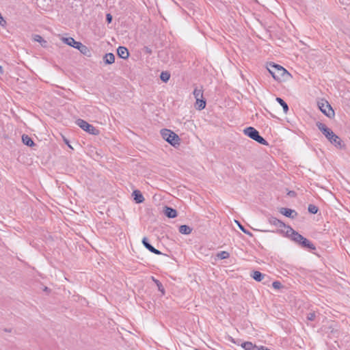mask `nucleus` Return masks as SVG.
<instances>
[{
	"label": "nucleus",
	"mask_w": 350,
	"mask_h": 350,
	"mask_svg": "<svg viewBox=\"0 0 350 350\" xmlns=\"http://www.w3.org/2000/svg\"><path fill=\"white\" fill-rule=\"evenodd\" d=\"M267 68L273 78L276 81L285 80L290 75L284 67L273 62L269 63Z\"/></svg>",
	"instance_id": "1"
},
{
	"label": "nucleus",
	"mask_w": 350,
	"mask_h": 350,
	"mask_svg": "<svg viewBox=\"0 0 350 350\" xmlns=\"http://www.w3.org/2000/svg\"><path fill=\"white\" fill-rule=\"evenodd\" d=\"M161 135L163 139L173 146L180 144V137L174 132L170 129H163L161 130Z\"/></svg>",
	"instance_id": "2"
},
{
	"label": "nucleus",
	"mask_w": 350,
	"mask_h": 350,
	"mask_svg": "<svg viewBox=\"0 0 350 350\" xmlns=\"http://www.w3.org/2000/svg\"><path fill=\"white\" fill-rule=\"evenodd\" d=\"M76 124L83 131H86L87 133L94 135H98L99 134V130L96 129L93 125L89 124L88 122H86L84 120L82 119H78L76 121Z\"/></svg>",
	"instance_id": "3"
},
{
	"label": "nucleus",
	"mask_w": 350,
	"mask_h": 350,
	"mask_svg": "<svg viewBox=\"0 0 350 350\" xmlns=\"http://www.w3.org/2000/svg\"><path fill=\"white\" fill-rule=\"evenodd\" d=\"M318 106L321 111L327 117L332 118L334 116V111L327 100H321L318 102Z\"/></svg>",
	"instance_id": "4"
},
{
	"label": "nucleus",
	"mask_w": 350,
	"mask_h": 350,
	"mask_svg": "<svg viewBox=\"0 0 350 350\" xmlns=\"http://www.w3.org/2000/svg\"><path fill=\"white\" fill-rule=\"evenodd\" d=\"M286 236L289 237L293 241L300 245L304 237L300 234L298 232L295 231L293 228L288 226L287 230L286 232Z\"/></svg>",
	"instance_id": "5"
},
{
	"label": "nucleus",
	"mask_w": 350,
	"mask_h": 350,
	"mask_svg": "<svg viewBox=\"0 0 350 350\" xmlns=\"http://www.w3.org/2000/svg\"><path fill=\"white\" fill-rule=\"evenodd\" d=\"M317 128L322 132V133L325 136V137L328 139L330 137H333V134L334 133L332 129L328 128L325 124L317 122L316 124Z\"/></svg>",
	"instance_id": "6"
},
{
	"label": "nucleus",
	"mask_w": 350,
	"mask_h": 350,
	"mask_svg": "<svg viewBox=\"0 0 350 350\" xmlns=\"http://www.w3.org/2000/svg\"><path fill=\"white\" fill-rule=\"evenodd\" d=\"M142 244L148 250L150 251V252L153 253V254H157V255H161V254H163L162 252L161 251H159V250L154 248L150 243H149V241L148 239L146 238V237H144L143 239H142Z\"/></svg>",
	"instance_id": "7"
},
{
	"label": "nucleus",
	"mask_w": 350,
	"mask_h": 350,
	"mask_svg": "<svg viewBox=\"0 0 350 350\" xmlns=\"http://www.w3.org/2000/svg\"><path fill=\"white\" fill-rule=\"evenodd\" d=\"M243 133L245 135L248 136L252 139L254 140L256 136L259 134V132L254 127L249 126L243 130Z\"/></svg>",
	"instance_id": "8"
},
{
	"label": "nucleus",
	"mask_w": 350,
	"mask_h": 350,
	"mask_svg": "<svg viewBox=\"0 0 350 350\" xmlns=\"http://www.w3.org/2000/svg\"><path fill=\"white\" fill-rule=\"evenodd\" d=\"M280 213L291 219H294L297 215V213L295 210L288 208H281L280 209Z\"/></svg>",
	"instance_id": "9"
},
{
	"label": "nucleus",
	"mask_w": 350,
	"mask_h": 350,
	"mask_svg": "<svg viewBox=\"0 0 350 350\" xmlns=\"http://www.w3.org/2000/svg\"><path fill=\"white\" fill-rule=\"evenodd\" d=\"M268 221L271 225H273L278 228H287V226H288L281 220L277 219L276 217H272V216L268 217Z\"/></svg>",
	"instance_id": "10"
},
{
	"label": "nucleus",
	"mask_w": 350,
	"mask_h": 350,
	"mask_svg": "<svg viewBox=\"0 0 350 350\" xmlns=\"http://www.w3.org/2000/svg\"><path fill=\"white\" fill-rule=\"evenodd\" d=\"M117 54L119 57L126 59L129 56V52L126 47L119 46L117 49Z\"/></svg>",
	"instance_id": "11"
},
{
	"label": "nucleus",
	"mask_w": 350,
	"mask_h": 350,
	"mask_svg": "<svg viewBox=\"0 0 350 350\" xmlns=\"http://www.w3.org/2000/svg\"><path fill=\"white\" fill-rule=\"evenodd\" d=\"M299 246L303 248H305V249H308L310 251L316 250L315 245L311 241H310L308 239H306L305 237L302 240Z\"/></svg>",
	"instance_id": "12"
},
{
	"label": "nucleus",
	"mask_w": 350,
	"mask_h": 350,
	"mask_svg": "<svg viewBox=\"0 0 350 350\" xmlns=\"http://www.w3.org/2000/svg\"><path fill=\"white\" fill-rule=\"evenodd\" d=\"M163 212L165 216L168 218L172 219L177 216L176 210L170 206H165Z\"/></svg>",
	"instance_id": "13"
},
{
	"label": "nucleus",
	"mask_w": 350,
	"mask_h": 350,
	"mask_svg": "<svg viewBox=\"0 0 350 350\" xmlns=\"http://www.w3.org/2000/svg\"><path fill=\"white\" fill-rule=\"evenodd\" d=\"M77 49H78L83 55L87 57L91 56L92 53L90 49L85 45L83 44L81 42L77 45Z\"/></svg>",
	"instance_id": "14"
},
{
	"label": "nucleus",
	"mask_w": 350,
	"mask_h": 350,
	"mask_svg": "<svg viewBox=\"0 0 350 350\" xmlns=\"http://www.w3.org/2000/svg\"><path fill=\"white\" fill-rule=\"evenodd\" d=\"M328 140L334 144L336 147L342 148V140L340 138L336 135L335 133L333 134V137H330Z\"/></svg>",
	"instance_id": "15"
},
{
	"label": "nucleus",
	"mask_w": 350,
	"mask_h": 350,
	"mask_svg": "<svg viewBox=\"0 0 350 350\" xmlns=\"http://www.w3.org/2000/svg\"><path fill=\"white\" fill-rule=\"evenodd\" d=\"M132 195L133 196V199H134L135 202L137 204L142 203L145 200L142 193L139 190L133 191Z\"/></svg>",
	"instance_id": "16"
},
{
	"label": "nucleus",
	"mask_w": 350,
	"mask_h": 350,
	"mask_svg": "<svg viewBox=\"0 0 350 350\" xmlns=\"http://www.w3.org/2000/svg\"><path fill=\"white\" fill-rule=\"evenodd\" d=\"M103 62L105 64H112L115 62V55L112 53H106L103 57Z\"/></svg>",
	"instance_id": "17"
},
{
	"label": "nucleus",
	"mask_w": 350,
	"mask_h": 350,
	"mask_svg": "<svg viewBox=\"0 0 350 350\" xmlns=\"http://www.w3.org/2000/svg\"><path fill=\"white\" fill-rule=\"evenodd\" d=\"M63 42L70 46H72L75 49L77 48V45L79 44L80 42H77L72 37H68V38H63Z\"/></svg>",
	"instance_id": "18"
},
{
	"label": "nucleus",
	"mask_w": 350,
	"mask_h": 350,
	"mask_svg": "<svg viewBox=\"0 0 350 350\" xmlns=\"http://www.w3.org/2000/svg\"><path fill=\"white\" fill-rule=\"evenodd\" d=\"M250 275L254 280H255L257 282H261L266 276L265 274H263L258 271H254Z\"/></svg>",
	"instance_id": "19"
},
{
	"label": "nucleus",
	"mask_w": 350,
	"mask_h": 350,
	"mask_svg": "<svg viewBox=\"0 0 350 350\" xmlns=\"http://www.w3.org/2000/svg\"><path fill=\"white\" fill-rule=\"evenodd\" d=\"M22 142L25 145L29 147H32L35 146V143L33 142L32 139L29 135L25 134H23L22 135Z\"/></svg>",
	"instance_id": "20"
},
{
	"label": "nucleus",
	"mask_w": 350,
	"mask_h": 350,
	"mask_svg": "<svg viewBox=\"0 0 350 350\" xmlns=\"http://www.w3.org/2000/svg\"><path fill=\"white\" fill-rule=\"evenodd\" d=\"M192 232V228L187 225H181L179 227V232L183 234H189Z\"/></svg>",
	"instance_id": "21"
},
{
	"label": "nucleus",
	"mask_w": 350,
	"mask_h": 350,
	"mask_svg": "<svg viewBox=\"0 0 350 350\" xmlns=\"http://www.w3.org/2000/svg\"><path fill=\"white\" fill-rule=\"evenodd\" d=\"M152 280L157 285L158 290L163 295H164L165 293V291L161 282L154 277H152Z\"/></svg>",
	"instance_id": "22"
},
{
	"label": "nucleus",
	"mask_w": 350,
	"mask_h": 350,
	"mask_svg": "<svg viewBox=\"0 0 350 350\" xmlns=\"http://www.w3.org/2000/svg\"><path fill=\"white\" fill-rule=\"evenodd\" d=\"M193 94L196 100L203 98V90L202 88H196L193 90Z\"/></svg>",
	"instance_id": "23"
},
{
	"label": "nucleus",
	"mask_w": 350,
	"mask_h": 350,
	"mask_svg": "<svg viewBox=\"0 0 350 350\" xmlns=\"http://www.w3.org/2000/svg\"><path fill=\"white\" fill-rule=\"evenodd\" d=\"M275 100L282 107L284 112L286 113L288 111V106L287 103L280 97H277Z\"/></svg>",
	"instance_id": "24"
},
{
	"label": "nucleus",
	"mask_w": 350,
	"mask_h": 350,
	"mask_svg": "<svg viewBox=\"0 0 350 350\" xmlns=\"http://www.w3.org/2000/svg\"><path fill=\"white\" fill-rule=\"evenodd\" d=\"M241 346L245 349V350H252L254 348H255V345H254L252 342H243L241 344Z\"/></svg>",
	"instance_id": "25"
},
{
	"label": "nucleus",
	"mask_w": 350,
	"mask_h": 350,
	"mask_svg": "<svg viewBox=\"0 0 350 350\" xmlns=\"http://www.w3.org/2000/svg\"><path fill=\"white\" fill-rule=\"evenodd\" d=\"M170 78V74L169 72H167V71L161 72V73L160 75V79L161 81L166 83L169 81Z\"/></svg>",
	"instance_id": "26"
},
{
	"label": "nucleus",
	"mask_w": 350,
	"mask_h": 350,
	"mask_svg": "<svg viewBox=\"0 0 350 350\" xmlns=\"http://www.w3.org/2000/svg\"><path fill=\"white\" fill-rule=\"evenodd\" d=\"M254 141L257 142L260 144L265 145V146H269V143L266 139H265L262 136L258 134Z\"/></svg>",
	"instance_id": "27"
},
{
	"label": "nucleus",
	"mask_w": 350,
	"mask_h": 350,
	"mask_svg": "<svg viewBox=\"0 0 350 350\" xmlns=\"http://www.w3.org/2000/svg\"><path fill=\"white\" fill-rule=\"evenodd\" d=\"M254 141L257 142L260 144L265 145V146H269V143L266 139H265L262 136L258 134Z\"/></svg>",
	"instance_id": "28"
},
{
	"label": "nucleus",
	"mask_w": 350,
	"mask_h": 350,
	"mask_svg": "<svg viewBox=\"0 0 350 350\" xmlns=\"http://www.w3.org/2000/svg\"><path fill=\"white\" fill-rule=\"evenodd\" d=\"M308 211L311 214H316L319 211V208L314 204H310L308 207Z\"/></svg>",
	"instance_id": "29"
},
{
	"label": "nucleus",
	"mask_w": 350,
	"mask_h": 350,
	"mask_svg": "<svg viewBox=\"0 0 350 350\" xmlns=\"http://www.w3.org/2000/svg\"><path fill=\"white\" fill-rule=\"evenodd\" d=\"M196 104L198 105V109L202 110L206 107V100L203 98H200L198 100H196Z\"/></svg>",
	"instance_id": "30"
},
{
	"label": "nucleus",
	"mask_w": 350,
	"mask_h": 350,
	"mask_svg": "<svg viewBox=\"0 0 350 350\" xmlns=\"http://www.w3.org/2000/svg\"><path fill=\"white\" fill-rule=\"evenodd\" d=\"M230 254L226 251H222L217 254V257L221 260L228 258Z\"/></svg>",
	"instance_id": "31"
},
{
	"label": "nucleus",
	"mask_w": 350,
	"mask_h": 350,
	"mask_svg": "<svg viewBox=\"0 0 350 350\" xmlns=\"http://www.w3.org/2000/svg\"><path fill=\"white\" fill-rule=\"evenodd\" d=\"M240 228V230L244 232L245 234L250 236V237H252L253 234L251 232H250L249 230H246L239 221H236Z\"/></svg>",
	"instance_id": "32"
},
{
	"label": "nucleus",
	"mask_w": 350,
	"mask_h": 350,
	"mask_svg": "<svg viewBox=\"0 0 350 350\" xmlns=\"http://www.w3.org/2000/svg\"><path fill=\"white\" fill-rule=\"evenodd\" d=\"M272 286L275 289H280L282 287V284L279 281H275L272 283Z\"/></svg>",
	"instance_id": "33"
},
{
	"label": "nucleus",
	"mask_w": 350,
	"mask_h": 350,
	"mask_svg": "<svg viewBox=\"0 0 350 350\" xmlns=\"http://www.w3.org/2000/svg\"><path fill=\"white\" fill-rule=\"evenodd\" d=\"M33 39L35 41L38 42L40 43L46 42L43 38L40 35H35Z\"/></svg>",
	"instance_id": "34"
},
{
	"label": "nucleus",
	"mask_w": 350,
	"mask_h": 350,
	"mask_svg": "<svg viewBox=\"0 0 350 350\" xmlns=\"http://www.w3.org/2000/svg\"><path fill=\"white\" fill-rule=\"evenodd\" d=\"M316 315L314 312H310L308 314L307 319L309 321H314L315 319Z\"/></svg>",
	"instance_id": "35"
},
{
	"label": "nucleus",
	"mask_w": 350,
	"mask_h": 350,
	"mask_svg": "<svg viewBox=\"0 0 350 350\" xmlns=\"http://www.w3.org/2000/svg\"><path fill=\"white\" fill-rule=\"evenodd\" d=\"M112 19H113V17L111 14H106V21L108 24L111 23Z\"/></svg>",
	"instance_id": "36"
},
{
	"label": "nucleus",
	"mask_w": 350,
	"mask_h": 350,
	"mask_svg": "<svg viewBox=\"0 0 350 350\" xmlns=\"http://www.w3.org/2000/svg\"><path fill=\"white\" fill-rule=\"evenodd\" d=\"M230 340L232 342H233V343H234V344H236V345H240V341H241L240 340H234V338H232V337H230Z\"/></svg>",
	"instance_id": "37"
},
{
	"label": "nucleus",
	"mask_w": 350,
	"mask_h": 350,
	"mask_svg": "<svg viewBox=\"0 0 350 350\" xmlns=\"http://www.w3.org/2000/svg\"><path fill=\"white\" fill-rule=\"evenodd\" d=\"M64 142H65V144H67V145H68V146L70 148L73 149V148L70 145V144H69V141H68L66 138L64 137Z\"/></svg>",
	"instance_id": "38"
},
{
	"label": "nucleus",
	"mask_w": 350,
	"mask_h": 350,
	"mask_svg": "<svg viewBox=\"0 0 350 350\" xmlns=\"http://www.w3.org/2000/svg\"><path fill=\"white\" fill-rule=\"evenodd\" d=\"M264 348H265L264 346L258 347V346L255 345V348H254L252 350H263Z\"/></svg>",
	"instance_id": "39"
},
{
	"label": "nucleus",
	"mask_w": 350,
	"mask_h": 350,
	"mask_svg": "<svg viewBox=\"0 0 350 350\" xmlns=\"http://www.w3.org/2000/svg\"><path fill=\"white\" fill-rule=\"evenodd\" d=\"M145 51H146V52L147 53H148V54H151V53H152L151 49H149L148 47H146V48H145Z\"/></svg>",
	"instance_id": "40"
},
{
	"label": "nucleus",
	"mask_w": 350,
	"mask_h": 350,
	"mask_svg": "<svg viewBox=\"0 0 350 350\" xmlns=\"http://www.w3.org/2000/svg\"><path fill=\"white\" fill-rule=\"evenodd\" d=\"M3 330L5 332H12V329H10V328H4Z\"/></svg>",
	"instance_id": "41"
},
{
	"label": "nucleus",
	"mask_w": 350,
	"mask_h": 350,
	"mask_svg": "<svg viewBox=\"0 0 350 350\" xmlns=\"http://www.w3.org/2000/svg\"><path fill=\"white\" fill-rule=\"evenodd\" d=\"M44 291L49 292L50 289L48 287L45 286L44 288Z\"/></svg>",
	"instance_id": "42"
},
{
	"label": "nucleus",
	"mask_w": 350,
	"mask_h": 350,
	"mask_svg": "<svg viewBox=\"0 0 350 350\" xmlns=\"http://www.w3.org/2000/svg\"><path fill=\"white\" fill-rule=\"evenodd\" d=\"M3 67L1 66H0V74H3Z\"/></svg>",
	"instance_id": "43"
},
{
	"label": "nucleus",
	"mask_w": 350,
	"mask_h": 350,
	"mask_svg": "<svg viewBox=\"0 0 350 350\" xmlns=\"http://www.w3.org/2000/svg\"><path fill=\"white\" fill-rule=\"evenodd\" d=\"M260 231H262V232H269V230H261Z\"/></svg>",
	"instance_id": "44"
},
{
	"label": "nucleus",
	"mask_w": 350,
	"mask_h": 350,
	"mask_svg": "<svg viewBox=\"0 0 350 350\" xmlns=\"http://www.w3.org/2000/svg\"><path fill=\"white\" fill-rule=\"evenodd\" d=\"M295 193L294 191H291V192L289 193V194H290V195H293V193Z\"/></svg>",
	"instance_id": "45"
},
{
	"label": "nucleus",
	"mask_w": 350,
	"mask_h": 350,
	"mask_svg": "<svg viewBox=\"0 0 350 350\" xmlns=\"http://www.w3.org/2000/svg\"><path fill=\"white\" fill-rule=\"evenodd\" d=\"M295 193L294 191H291V192L289 193V194H290V195H293V193Z\"/></svg>",
	"instance_id": "46"
},
{
	"label": "nucleus",
	"mask_w": 350,
	"mask_h": 350,
	"mask_svg": "<svg viewBox=\"0 0 350 350\" xmlns=\"http://www.w3.org/2000/svg\"><path fill=\"white\" fill-rule=\"evenodd\" d=\"M263 350H270V349H269L268 348H267V347H265V348H264V349H263Z\"/></svg>",
	"instance_id": "47"
}]
</instances>
